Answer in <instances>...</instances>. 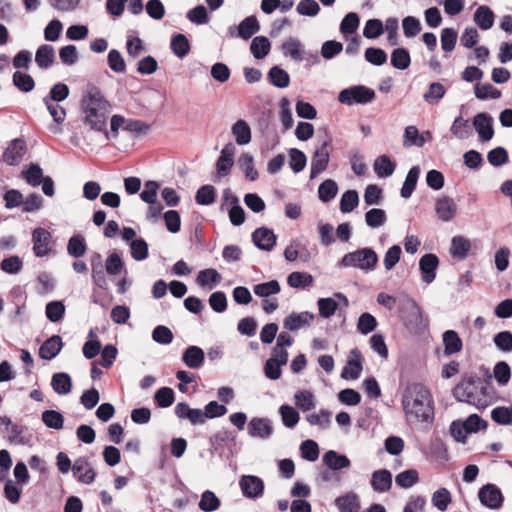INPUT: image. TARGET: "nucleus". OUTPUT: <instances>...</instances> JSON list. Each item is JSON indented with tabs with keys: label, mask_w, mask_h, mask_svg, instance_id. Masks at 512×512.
I'll return each instance as SVG.
<instances>
[{
	"label": "nucleus",
	"mask_w": 512,
	"mask_h": 512,
	"mask_svg": "<svg viewBox=\"0 0 512 512\" xmlns=\"http://www.w3.org/2000/svg\"><path fill=\"white\" fill-rule=\"evenodd\" d=\"M401 404L409 423H432L433 400L430 391L424 385L419 383L407 385L402 393Z\"/></svg>",
	"instance_id": "1"
},
{
	"label": "nucleus",
	"mask_w": 512,
	"mask_h": 512,
	"mask_svg": "<svg viewBox=\"0 0 512 512\" xmlns=\"http://www.w3.org/2000/svg\"><path fill=\"white\" fill-rule=\"evenodd\" d=\"M109 108V102L105 99L101 90L96 86L88 87L82 99L84 122L91 129L104 132L106 139H109V132L106 130Z\"/></svg>",
	"instance_id": "2"
},
{
	"label": "nucleus",
	"mask_w": 512,
	"mask_h": 512,
	"mask_svg": "<svg viewBox=\"0 0 512 512\" xmlns=\"http://www.w3.org/2000/svg\"><path fill=\"white\" fill-rule=\"evenodd\" d=\"M377 263V253L372 248H362L345 254L338 266L357 268L367 273L373 271Z\"/></svg>",
	"instance_id": "3"
},
{
	"label": "nucleus",
	"mask_w": 512,
	"mask_h": 512,
	"mask_svg": "<svg viewBox=\"0 0 512 512\" xmlns=\"http://www.w3.org/2000/svg\"><path fill=\"white\" fill-rule=\"evenodd\" d=\"M399 311L406 327L409 330L418 331L424 326L422 311L412 298L405 296L401 299L399 303Z\"/></svg>",
	"instance_id": "4"
},
{
	"label": "nucleus",
	"mask_w": 512,
	"mask_h": 512,
	"mask_svg": "<svg viewBox=\"0 0 512 512\" xmlns=\"http://www.w3.org/2000/svg\"><path fill=\"white\" fill-rule=\"evenodd\" d=\"M375 98V91L364 85H354L341 90L338 101L341 104L352 106L354 104H368Z\"/></svg>",
	"instance_id": "5"
},
{
	"label": "nucleus",
	"mask_w": 512,
	"mask_h": 512,
	"mask_svg": "<svg viewBox=\"0 0 512 512\" xmlns=\"http://www.w3.org/2000/svg\"><path fill=\"white\" fill-rule=\"evenodd\" d=\"M329 147L330 141L325 140L315 149L310 162V179H314L327 169L330 160Z\"/></svg>",
	"instance_id": "6"
},
{
	"label": "nucleus",
	"mask_w": 512,
	"mask_h": 512,
	"mask_svg": "<svg viewBox=\"0 0 512 512\" xmlns=\"http://www.w3.org/2000/svg\"><path fill=\"white\" fill-rule=\"evenodd\" d=\"M478 498L482 505L490 509H499L504 501L501 490L490 483L479 489Z\"/></svg>",
	"instance_id": "7"
},
{
	"label": "nucleus",
	"mask_w": 512,
	"mask_h": 512,
	"mask_svg": "<svg viewBox=\"0 0 512 512\" xmlns=\"http://www.w3.org/2000/svg\"><path fill=\"white\" fill-rule=\"evenodd\" d=\"M52 235L44 228H36L32 232L33 252L37 257L47 256L51 250Z\"/></svg>",
	"instance_id": "8"
},
{
	"label": "nucleus",
	"mask_w": 512,
	"mask_h": 512,
	"mask_svg": "<svg viewBox=\"0 0 512 512\" xmlns=\"http://www.w3.org/2000/svg\"><path fill=\"white\" fill-rule=\"evenodd\" d=\"M239 486L243 495L250 499H256L263 495L264 482L254 475H244L239 480Z\"/></svg>",
	"instance_id": "9"
},
{
	"label": "nucleus",
	"mask_w": 512,
	"mask_h": 512,
	"mask_svg": "<svg viewBox=\"0 0 512 512\" xmlns=\"http://www.w3.org/2000/svg\"><path fill=\"white\" fill-rule=\"evenodd\" d=\"M74 477L83 484H91L95 480V470L87 457H78L72 465Z\"/></svg>",
	"instance_id": "10"
},
{
	"label": "nucleus",
	"mask_w": 512,
	"mask_h": 512,
	"mask_svg": "<svg viewBox=\"0 0 512 512\" xmlns=\"http://www.w3.org/2000/svg\"><path fill=\"white\" fill-rule=\"evenodd\" d=\"M472 124L480 141L487 142L493 138V118L489 114L485 112L478 113L474 116Z\"/></svg>",
	"instance_id": "11"
},
{
	"label": "nucleus",
	"mask_w": 512,
	"mask_h": 512,
	"mask_svg": "<svg viewBox=\"0 0 512 512\" xmlns=\"http://www.w3.org/2000/svg\"><path fill=\"white\" fill-rule=\"evenodd\" d=\"M26 153V143L20 138L12 140L3 152V161L11 166L18 165Z\"/></svg>",
	"instance_id": "12"
},
{
	"label": "nucleus",
	"mask_w": 512,
	"mask_h": 512,
	"mask_svg": "<svg viewBox=\"0 0 512 512\" xmlns=\"http://www.w3.org/2000/svg\"><path fill=\"white\" fill-rule=\"evenodd\" d=\"M273 433L272 422L267 418L254 417L248 424V434L254 438L266 440Z\"/></svg>",
	"instance_id": "13"
},
{
	"label": "nucleus",
	"mask_w": 512,
	"mask_h": 512,
	"mask_svg": "<svg viewBox=\"0 0 512 512\" xmlns=\"http://www.w3.org/2000/svg\"><path fill=\"white\" fill-rule=\"evenodd\" d=\"M475 382L473 377H469L458 383L453 389L455 399L469 404L474 403L476 391Z\"/></svg>",
	"instance_id": "14"
},
{
	"label": "nucleus",
	"mask_w": 512,
	"mask_h": 512,
	"mask_svg": "<svg viewBox=\"0 0 512 512\" xmlns=\"http://www.w3.org/2000/svg\"><path fill=\"white\" fill-rule=\"evenodd\" d=\"M435 212L440 220L449 222L457 214V205L451 197L441 196L436 200Z\"/></svg>",
	"instance_id": "15"
},
{
	"label": "nucleus",
	"mask_w": 512,
	"mask_h": 512,
	"mask_svg": "<svg viewBox=\"0 0 512 512\" xmlns=\"http://www.w3.org/2000/svg\"><path fill=\"white\" fill-rule=\"evenodd\" d=\"M438 265L439 259L435 254L428 253L420 258L419 268L425 283L430 284L434 281Z\"/></svg>",
	"instance_id": "16"
},
{
	"label": "nucleus",
	"mask_w": 512,
	"mask_h": 512,
	"mask_svg": "<svg viewBox=\"0 0 512 512\" xmlns=\"http://www.w3.org/2000/svg\"><path fill=\"white\" fill-rule=\"evenodd\" d=\"M252 241L259 249L271 251L276 244V235L271 229L261 227L252 233Z\"/></svg>",
	"instance_id": "17"
},
{
	"label": "nucleus",
	"mask_w": 512,
	"mask_h": 512,
	"mask_svg": "<svg viewBox=\"0 0 512 512\" xmlns=\"http://www.w3.org/2000/svg\"><path fill=\"white\" fill-rule=\"evenodd\" d=\"M314 318L315 315L308 311L292 313L284 319V327L290 331H298L303 327H309Z\"/></svg>",
	"instance_id": "18"
},
{
	"label": "nucleus",
	"mask_w": 512,
	"mask_h": 512,
	"mask_svg": "<svg viewBox=\"0 0 512 512\" xmlns=\"http://www.w3.org/2000/svg\"><path fill=\"white\" fill-rule=\"evenodd\" d=\"M362 372V355L358 349H352L347 366L342 371L343 378L358 379Z\"/></svg>",
	"instance_id": "19"
},
{
	"label": "nucleus",
	"mask_w": 512,
	"mask_h": 512,
	"mask_svg": "<svg viewBox=\"0 0 512 512\" xmlns=\"http://www.w3.org/2000/svg\"><path fill=\"white\" fill-rule=\"evenodd\" d=\"M63 347L62 339L59 335H53L48 338L39 349V356L44 360H52L61 351Z\"/></svg>",
	"instance_id": "20"
},
{
	"label": "nucleus",
	"mask_w": 512,
	"mask_h": 512,
	"mask_svg": "<svg viewBox=\"0 0 512 512\" xmlns=\"http://www.w3.org/2000/svg\"><path fill=\"white\" fill-rule=\"evenodd\" d=\"M205 359L204 351L198 346H188L182 354V361L190 369L202 367Z\"/></svg>",
	"instance_id": "21"
},
{
	"label": "nucleus",
	"mask_w": 512,
	"mask_h": 512,
	"mask_svg": "<svg viewBox=\"0 0 512 512\" xmlns=\"http://www.w3.org/2000/svg\"><path fill=\"white\" fill-rule=\"evenodd\" d=\"M281 51L285 57H290L294 61L304 60V49L299 39L289 37L281 45Z\"/></svg>",
	"instance_id": "22"
},
{
	"label": "nucleus",
	"mask_w": 512,
	"mask_h": 512,
	"mask_svg": "<svg viewBox=\"0 0 512 512\" xmlns=\"http://www.w3.org/2000/svg\"><path fill=\"white\" fill-rule=\"evenodd\" d=\"M371 486L374 491L379 493L387 492L392 486V474L386 469L373 472Z\"/></svg>",
	"instance_id": "23"
},
{
	"label": "nucleus",
	"mask_w": 512,
	"mask_h": 512,
	"mask_svg": "<svg viewBox=\"0 0 512 512\" xmlns=\"http://www.w3.org/2000/svg\"><path fill=\"white\" fill-rule=\"evenodd\" d=\"M35 62L40 69H48L55 62V50L51 45L43 44L38 47Z\"/></svg>",
	"instance_id": "24"
},
{
	"label": "nucleus",
	"mask_w": 512,
	"mask_h": 512,
	"mask_svg": "<svg viewBox=\"0 0 512 512\" xmlns=\"http://www.w3.org/2000/svg\"><path fill=\"white\" fill-rule=\"evenodd\" d=\"M231 133L238 145H247L252 138L251 128L245 120H237L231 127Z\"/></svg>",
	"instance_id": "25"
},
{
	"label": "nucleus",
	"mask_w": 512,
	"mask_h": 512,
	"mask_svg": "<svg viewBox=\"0 0 512 512\" xmlns=\"http://www.w3.org/2000/svg\"><path fill=\"white\" fill-rule=\"evenodd\" d=\"M473 19L481 30H488L494 24L495 15L488 6L482 5L476 9Z\"/></svg>",
	"instance_id": "26"
},
{
	"label": "nucleus",
	"mask_w": 512,
	"mask_h": 512,
	"mask_svg": "<svg viewBox=\"0 0 512 512\" xmlns=\"http://www.w3.org/2000/svg\"><path fill=\"white\" fill-rule=\"evenodd\" d=\"M260 30V25L255 16H248L237 27L236 36L248 40Z\"/></svg>",
	"instance_id": "27"
},
{
	"label": "nucleus",
	"mask_w": 512,
	"mask_h": 512,
	"mask_svg": "<svg viewBox=\"0 0 512 512\" xmlns=\"http://www.w3.org/2000/svg\"><path fill=\"white\" fill-rule=\"evenodd\" d=\"M335 505L339 512H359L360 509L359 498L352 492L336 498Z\"/></svg>",
	"instance_id": "28"
},
{
	"label": "nucleus",
	"mask_w": 512,
	"mask_h": 512,
	"mask_svg": "<svg viewBox=\"0 0 512 512\" xmlns=\"http://www.w3.org/2000/svg\"><path fill=\"white\" fill-rule=\"evenodd\" d=\"M323 462L332 470L348 468L351 464L345 455L338 454L334 450H329L323 455Z\"/></svg>",
	"instance_id": "29"
},
{
	"label": "nucleus",
	"mask_w": 512,
	"mask_h": 512,
	"mask_svg": "<svg viewBox=\"0 0 512 512\" xmlns=\"http://www.w3.org/2000/svg\"><path fill=\"white\" fill-rule=\"evenodd\" d=\"M51 386L57 394L66 395L72 389L71 377L64 372L55 373L51 379Z\"/></svg>",
	"instance_id": "30"
},
{
	"label": "nucleus",
	"mask_w": 512,
	"mask_h": 512,
	"mask_svg": "<svg viewBox=\"0 0 512 512\" xmlns=\"http://www.w3.org/2000/svg\"><path fill=\"white\" fill-rule=\"evenodd\" d=\"M450 132L458 140H466L472 135V130L468 119L458 116L454 119Z\"/></svg>",
	"instance_id": "31"
},
{
	"label": "nucleus",
	"mask_w": 512,
	"mask_h": 512,
	"mask_svg": "<svg viewBox=\"0 0 512 512\" xmlns=\"http://www.w3.org/2000/svg\"><path fill=\"white\" fill-rule=\"evenodd\" d=\"M471 249V242L463 236H454L451 240L450 253L453 257L464 259Z\"/></svg>",
	"instance_id": "32"
},
{
	"label": "nucleus",
	"mask_w": 512,
	"mask_h": 512,
	"mask_svg": "<svg viewBox=\"0 0 512 512\" xmlns=\"http://www.w3.org/2000/svg\"><path fill=\"white\" fill-rule=\"evenodd\" d=\"M444 352L446 355L458 353L462 349V340L454 330H447L443 334Z\"/></svg>",
	"instance_id": "33"
},
{
	"label": "nucleus",
	"mask_w": 512,
	"mask_h": 512,
	"mask_svg": "<svg viewBox=\"0 0 512 512\" xmlns=\"http://www.w3.org/2000/svg\"><path fill=\"white\" fill-rule=\"evenodd\" d=\"M420 176V168L413 166L407 173L403 186L401 188V196L405 199L411 197L415 190L416 184Z\"/></svg>",
	"instance_id": "34"
},
{
	"label": "nucleus",
	"mask_w": 512,
	"mask_h": 512,
	"mask_svg": "<svg viewBox=\"0 0 512 512\" xmlns=\"http://www.w3.org/2000/svg\"><path fill=\"white\" fill-rule=\"evenodd\" d=\"M374 171L378 177L386 178L391 176L395 170V164L387 155H380L374 161Z\"/></svg>",
	"instance_id": "35"
},
{
	"label": "nucleus",
	"mask_w": 512,
	"mask_h": 512,
	"mask_svg": "<svg viewBox=\"0 0 512 512\" xmlns=\"http://www.w3.org/2000/svg\"><path fill=\"white\" fill-rule=\"evenodd\" d=\"M172 52L180 59L188 55L190 51V43L184 34H176L170 42Z\"/></svg>",
	"instance_id": "36"
},
{
	"label": "nucleus",
	"mask_w": 512,
	"mask_h": 512,
	"mask_svg": "<svg viewBox=\"0 0 512 512\" xmlns=\"http://www.w3.org/2000/svg\"><path fill=\"white\" fill-rule=\"evenodd\" d=\"M474 94L479 100L499 99L502 95L501 91L490 83H477Z\"/></svg>",
	"instance_id": "37"
},
{
	"label": "nucleus",
	"mask_w": 512,
	"mask_h": 512,
	"mask_svg": "<svg viewBox=\"0 0 512 512\" xmlns=\"http://www.w3.org/2000/svg\"><path fill=\"white\" fill-rule=\"evenodd\" d=\"M446 89L443 84L433 82L429 85L428 90L424 93L423 99L428 104L436 105L445 96Z\"/></svg>",
	"instance_id": "38"
},
{
	"label": "nucleus",
	"mask_w": 512,
	"mask_h": 512,
	"mask_svg": "<svg viewBox=\"0 0 512 512\" xmlns=\"http://www.w3.org/2000/svg\"><path fill=\"white\" fill-rule=\"evenodd\" d=\"M270 42L264 36L255 37L250 45V50L256 59H263L270 52Z\"/></svg>",
	"instance_id": "39"
},
{
	"label": "nucleus",
	"mask_w": 512,
	"mask_h": 512,
	"mask_svg": "<svg viewBox=\"0 0 512 512\" xmlns=\"http://www.w3.org/2000/svg\"><path fill=\"white\" fill-rule=\"evenodd\" d=\"M86 251L87 245L83 236L75 235L68 240L67 252L70 256L80 258L85 255Z\"/></svg>",
	"instance_id": "40"
},
{
	"label": "nucleus",
	"mask_w": 512,
	"mask_h": 512,
	"mask_svg": "<svg viewBox=\"0 0 512 512\" xmlns=\"http://www.w3.org/2000/svg\"><path fill=\"white\" fill-rule=\"evenodd\" d=\"M69 96V87L64 83H56L50 89L48 95L43 98L44 104H48V102H62Z\"/></svg>",
	"instance_id": "41"
},
{
	"label": "nucleus",
	"mask_w": 512,
	"mask_h": 512,
	"mask_svg": "<svg viewBox=\"0 0 512 512\" xmlns=\"http://www.w3.org/2000/svg\"><path fill=\"white\" fill-rule=\"evenodd\" d=\"M411 58L409 51L405 48H396L391 53V65L399 70H405L409 67Z\"/></svg>",
	"instance_id": "42"
},
{
	"label": "nucleus",
	"mask_w": 512,
	"mask_h": 512,
	"mask_svg": "<svg viewBox=\"0 0 512 512\" xmlns=\"http://www.w3.org/2000/svg\"><path fill=\"white\" fill-rule=\"evenodd\" d=\"M221 502L214 492L206 490L202 493L199 508L203 512H214L219 509Z\"/></svg>",
	"instance_id": "43"
},
{
	"label": "nucleus",
	"mask_w": 512,
	"mask_h": 512,
	"mask_svg": "<svg viewBox=\"0 0 512 512\" xmlns=\"http://www.w3.org/2000/svg\"><path fill=\"white\" fill-rule=\"evenodd\" d=\"M337 192V183L332 179H327L320 184L318 188V197L322 202L327 203L336 197Z\"/></svg>",
	"instance_id": "44"
},
{
	"label": "nucleus",
	"mask_w": 512,
	"mask_h": 512,
	"mask_svg": "<svg viewBox=\"0 0 512 512\" xmlns=\"http://www.w3.org/2000/svg\"><path fill=\"white\" fill-rule=\"evenodd\" d=\"M280 284L277 280L257 284L253 287V292L258 297L268 299L269 296L278 294L280 292Z\"/></svg>",
	"instance_id": "45"
},
{
	"label": "nucleus",
	"mask_w": 512,
	"mask_h": 512,
	"mask_svg": "<svg viewBox=\"0 0 512 512\" xmlns=\"http://www.w3.org/2000/svg\"><path fill=\"white\" fill-rule=\"evenodd\" d=\"M269 81L278 88H286L289 85V74L278 66L272 67L268 72Z\"/></svg>",
	"instance_id": "46"
},
{
	"label": "nucleus",
	"mask_w": 512,
	"mask_h": 512,
	"mask_svg": "<svg viewBox=\"0 0 512 512\" xmlns=\"http://www.w3.org/2000/svg\"><path fill=\"white\" fill-rule=\"evenodd\" d=\"M238 165L249 180L255 181L258 178V171L254 167V158L251 154L243 153L238 159Z\"/></svg>",
	"instance_id": "47"
},
{
	"label": "nucleus",
	"mask_w": 512,
	"mask_h": 512,
	"mask_svg": "<svg viewBox=\"0 0 512 512\" xmlns=\"http://www.w3.org/2000/svg\"><path fill=\"white\" fill-rule=\"evenodd\" d=\"M279 413L283 425L286 426L287 428L295 427L300 419L298 411L294 407L287 404L280 406Z\"/></svg>",
	"instance_id": "48"
},
{
	"label": "nucleus",
	"mask_w": 512,
	"mask_h": 512,
	"mask_svg": "<svg viewBox=\"0 0 512 512\" xmlns=\"http://www.w3.org/2000/svg\"><path fill=\"white\" fill-rule=\"evenodd\" d=\"M295 405L302 411H309L315 407V397L311 391L301 390L294 395Z\"/></svg>",
	"instance_id": "49"
},
{
	"label": "nucleus",
	"mask_w": 512,
	"mask_h": 512,
	"mask_svg": "<svg viewBox=\"0 0 512 512\" xmlns=\"http://www.w3.org/2000/svg\"><path fill=\"white\" fill-rule=\"evenodd\" d=\"M221 279L220 274L213 268L201 270L196 278V282L201 287L210 285L213 288Z\"/></svg>",
	"instance_id": "50"
},
{
	"label": "nucleus",
	"mask_w": 512,
	"mask_h": 512,
	"mask_svg": "<svg viewBox=\"0 0 512 512\" xmlns=\"http://www.w3.org/2000/svg\"><path fill=\"white\" fill-rule=\"evenodd\" d=\"M387 221L386 212L380 208H372L365 214V222L371 228H379Z\"/></svg>",
	"instance_id": "51"
},
{
	"label": "nucleus",
	"mask_w": 512,
	"mask_h": 512,
	"mask_svg": "<svg viewBox=\"0 0 512 512\" xmlns=\"http://www.w3.org/2000/svg\"><path fill=\"white\" fill-rule=\"evenodd\" d=\"M45 314L49 321L57 323L64 317L65 305L62 301H51L46 305Z\"/></svg>",
	"instance_id": "52"
},
{
	"label": "nucleus",
	"mask_w": 512,
	"mask_h": 512,
	"mask_svg": "<svg viewBox=\"0 0 512 512\" xmlns=\"http://www.w3.org/2000/svg\"><path fill=\"white\" fill-rule=\"evenodd\" d=\"M287 282L293 288L304 289L313 283V277L306 272H292Z\"/></svg>",
	"instance_id": "53"
},
{
	"label": "nucleus",
	"mask_w": 512,
	"mask_h": 512,
	"mask_svg": "<svg viewBox=\"0 0 512 512\" xmlns=\"http://www.w3.org/2000/svg\"><path fill=\"white\" fill-rule=\"evenodd\" d=\"M23 177L32 187L39 186L45 178L43 170L38 164H31L26 171H23Z\"/></svg>",
	"instance_id": "54"
},
{
	"label": "nucleus",
	"mask_w": 512,
	"mask_h": 512,
	"mask_svg": "<svg viewBox=\"0 0 512 512\" xmlns=\"http://www.w3.org/2000/svg\"><path fill=\"white\" fill-rule=\"evenodd\" d=\"M419 481V474L415 469L405 470L399 473L396 478V484L401 487L408 489L415 485Z\"/></svg>",
	"instance_id": "55"
},
{
	"label": "nucleus",
	"mask_w": 512,
	"mask_h": 512,
	"mask_svg": "<svg viewBox=\"0 0 512 512\" xmlns=\"http://www.w3.org/2000/svg\"><path fill=\"white\" fill-rule=\"evenodd\" d=\"M360 19L359 16L350 12L345 15L340 24V31L346 37L349 34H353L359 27Z\"/></svg>",
	"instance_id": "56"
},
{
	"label": "nucleus",
	"mask_w": 512,
	"mask_h": 512,
	"mask_svg": "<svg viewBox=\"0 0 512 512\" xmlns=\"http://www.w3.org/2000/svg\"><path fill=\"white\" fill-rule=\"evenodd\" d=\"M41 419L43 423L52 429L59 430L63 427L64 418L62 414L56 410H46L42 413Z\"/></svg>",
	"instance_id": "57"
},
{
	"label": "nucleus",
	"mask_w": 512,
	"mask_h": 512,
	"mask_svg": "<svg viewBox=\"0 0 512 512\" xmlns=\"http://www.w3.org/2000/svg\"><path fill=\"white\" fill-rule=\"evenodd\" d=\"M358 203V193L355 190H348L341 197L340 210L342 213H350L357 207Z\"/></svg>",
	"instance_id": "58"
},
{
	"label": "nucleus",
	"mask_w": 512,
	"mask_h": 512,
	"mask_svg": "<svg viewBox=\"0 0 512 512\" xmlns=\"http://www.w3.org/2000/svg\"><path fill=\"white\" fill-rule=\"evenodd\" d=\"M13 83L19 90L25 93L32 91L35 87L33 78L29 74L20 71L14 72Z\"/></svg>",
	"instance_id": "59"
},
{
	"label": "nucleus",
	"mask_w": 512,
	"mask_h": 512,
	"mask_svg": "<svg viewBox=\"0 0 512 512\" xmlns=\"http://www.w3.org/2000/svg\"><path fill=\"white\" fill-rule=\"evenodd\" d=\"M307 163L306 155L299 149L292 148L289 151V165L290 168L295 172H301Z\"/></svg>",
	"instance_id": "60"
},
{
	"label": "nucleus",
	"mask_w": 512,
	"mask_h": 512,
	"mask_svg": "<svg viewBox=\"0 0 512 512\" xmlns=\"http://www.w3.org/2000/svg\"><path fill=\"white\" fill-rule=\"evenodd\" d=\"M216 190L212 185L201 186L195 195V200L199 205H210L215 201Z\"/></svg>",
	"instance_id": "61"
},
{
	"label": "nucleus",
	"mask_w": 512,
	"mask_h": 512,
	"mask_svg": "<svg viewBox=\"0 0 512 512\" xmlns=\"http://www.w3.org/2000/svg\"><path fill=\"white\" fill-rule=\"evenodd\" d=\"M384 32V25L379 19H369L364 26L363 36L367 39H375Z\"/></svg>",
	"instance_id": "62"
},
{
	"label": "nucleus",
	"mask_w": 512,
	"mask_h": 512,
	"mask_svg": "<svg viewBox=\"0 0 512 512\" xmlns=\"http://www.w3.org/2000/svg\"><path fill=\"white\" fill-rule=\"evenodd\" d=\"M131 256L136 261H143L148 257V244L142 239L132 240L130 243Z\"/></svg>",
	"instance_id": "63"
},
{
	"label": "nucleus",
	"mask_w": 512,
	"mask_h": 512,
	"mask_svg": "<svg viewBox=\"0 0 512 512\" xmlns=\"http://www.w3.org/2000/svg\"><path fill=\"white\" fill-rule=\"evenodd\" d=\"M491 418L500 425L512 424V407L499 406L491 411Z\"/></svg>",
	"instance_id": "64"
}]
</instances>
